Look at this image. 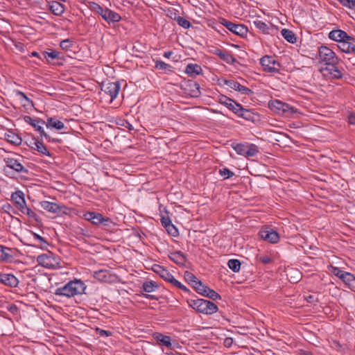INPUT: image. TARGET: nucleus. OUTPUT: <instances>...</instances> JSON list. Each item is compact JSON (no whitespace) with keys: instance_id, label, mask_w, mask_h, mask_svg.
Returning <instances> with one entry per match:
<instances>
[{"instance_id":"55","label":"nucleus","mask_w":355,"mask_h":355,"mask_svg":"<svg viewBox=\"0 0 355 355\" xmlns=\"http://www.w3.org/2000/svg\"><path fill=\"white\" fill-rule=\"evenodd\" d=\"M47 96H53L54 98L57 97L56 94L52 92V89L51 88L46 87V105L49 104L47 101L49 100Z\"/></svg>"},{"instance_id":"62","label":"nucleus","mask_w":355,"mask_h":355,"mask_svg":"<svg viewBox=\"0 0 355 355\" xmlns=\"http://www.w3.org/2000/svg\"><path fill=\"white\" fill-rule=\"evenodd\" d=\"M348 123L351 125H355V114L354 113H351L349 116H348Z\"/></svg>"},{"instance_id":"41","label":"nucleus","mask_w":355,"mask_h":355,"mask_svg":"<svg viewBox=\"0 0 355 355\" xmlns=\"http://www.w3.org/2000/svg\"><path fill=\"white\" fill-rule=\"evenodd\" d=\"M142 288L146 293H152L157 288V286L154 282H146L143 284Z\"/></svg>"},{"instance_id":"20","label":"nucleus","mask_w":355,"mask_h":355,"mask_svg":"<svg viewBox=\"0 0 355 355\" xmlns=\"http://www.w3.org/2000/svg\"><path fill=\"white\" fill-rule=\"evenodd\" d=\"M84 217L86 220L91 221L95 225L101 224L104 220H106L102 214L92 211L86 212L84 214Z\"/></svg>"},{"instance_id":"54","label":"nucleus","mask_w":355,"mask_h":355,"mask_svg":"<svg viewBox=\"0 0 355 355\" xmlns=\"http://www.w3.org/2000/svg\"><path fill=\"white\" fill-rule=\"evenodd\" d=\"M117 124L121 126H123L128 130H133L132 125L126 120L125 119H120L119 122H117Z\"/></svg>"},{"instance_id":"31","label":"nucleus","mask_w":355,"mask_h":355,"mask_svg":"<svg viewBox=\"0 0 355 355\" xmlns=\"http://www.w3.org/2000/svg\"><path fill=\"white\" fill-rule=\"evenodd\" d=\"M64 207L60 206L58 204L46 201V210L53 214H60L62 211Z\"/></svg>"},{"instance_id":"30","label":"nucleus","mask_w":355,"mask_h":355,"mask_svg":"<svg viewBox=\"0 0 355 355\" xmlns=\"http://www.w3.org/2000/svg\"><path fill=\"white\" fill-rule=\"evenodd\" d=\"M282 37L288 42L294 44L297 42V37L294 33L286 28H283L281 31Z\"/></svg>"},{"instance_id":"1","label":"nucleus","mask_w":355,"mask_h":355,"mask_svg":"<svg viewBox=\"0 0 355 355\" xmlns=\"http://www.w3.org/2000/svg\"><path fill=\"white\" fill-rule=\"evenodd\" d=\"M318 59L320 63L326 65L320 70L324 75H329L335 79H340L343 77V73L336 66L339 62V59L331 49L326 46H320Z\"/></svg>"},{"instance_id":"5","label":"nucleus","mask_w":355,"mask_h":355,"mask_svg":"<svg viewBox=\"0 0 355 355\" xmlns=\"http://www.w3.org/2000/svg\"><path fill=\"white\" fill-rule=\"evenodd\" d=\"M237 154L246 157H255L259 153V148L253 144H238L233 146Z\"/></svg>"},{"instance_id":"3","label":"nucleus","mask_w":355,"mask_h":355,"mask_svg":"<svg viewBox=\"0 0 355 355\" xmlns=\"http://www.w3.org/2000/svg\"><path fill=\"white\" fill-rule=\"evenodd\" d=\"M88 8L91 10L100 15L102 18L109 24L118 22L121 19V16L117 12L108 8H103L97 3L89 1L88 3Z\"/></svg>"},{"instance_id":"64","label":"nucleus","mask_w":355,"mask_h":355,"mask_svg":"<svg viewBox=\"0 0 355 355\" xmlns=\"http://www.w3.org/2000/svg\"><path fill=\"white\" fill-rule=\"evenodd\" d=\"M173 54L172 51H166L164 53V57L166 58H169Z\"/></svg>"},{"instance_id":"26","label":"nucleus","mask_w":355,"mask_h":355,"mask_svg":"<svg viewBox=\"0 0 355 355\" xmlns=\"http://www.w3.org/2000/svg\"><path fill=\"white\" fill-rule=\"evenodd\" d=\"M185 72L191 77H196L202 73V69L197 64H189L186 67Z\"/></svg>"},{"instance_id":"58","label":"nucleus","mask_w":355,"mask_h":355,"mask_svg":"<svg viewBox=\"0 0 355 355\" xmlns=\"http://www.w3.org/2000/svg\"><path fill=\"white\" fill-rule=\"evenodd\" d=\"M96 331L101 336H106L107 337V336H110L112 334V333L110 331L103 330L101 329H98V328L96 329Z\"/></svg>"},{"instance_id":"32","label":"nucleus","mask_w":355,"mask_h":355,"mask_svg":"<svg viewBox=\"0 0 355 355\" xmlns=\"http://www.w3.org/2000/svg\"><path fill=\"white\" fill-rule=\"evenodd\" d=\"M341 280L349 286L355 287V276L353 274L345 272Z\"/></svg>"},{"instance_id":"28","label":"nucleus","mask_w":355,"mask_h":355,"mask_svg":"<svg viewBox=\"0 0 355 355\" xmlns=\"http://www.w3.org/2000/svg\"><path fill=\"white\" fill-rule=\"evenodd\" d=\"M235 114L248 121L253 120L254 118L253 113L250 110L244 108L242 105H240Z\"/></svg>"},{"instance_id":"38","label":"nucleus","mask_w":355,"mask_h":355,"mask_svg":"<svg viewBox=\"0 0 355 355\" xmlns=\"http://www.w3.org/2000/svg\"><path fill=\"white\" fill-rule=\"evenodd\" d=\"M60 275L61 273L58 272L50 274L46 273V276L48 277L49 282L51 286H53V284L58 285L59 284V282L61 281V278L60 277Z\"/></svg>"},{"instance_id":"8","label":"nucleus","mask_w":355,"mask_h":355,"mask_svg":"<svg viewBox=\"0 0 355 355\" xmlns=\"http://www.w3.org/2000/svg\"><path fill=\"white\" fill-rule=\"evenodd\" d=\"M120 88L121 85L118 82L103 83L101 85V91L110 98L111 102L118 96Z\"/></svg>"},{"instance_id":"35","label":"nucleus","mask_w":355,"mask_h":355,"mask_svg":"<svg viewBox=\"0 0 355 355\" xmlns=\"http://www.w3.org/2000/svg\"><path fill=\"white\" fill-rule=\"evenodd\" d=\"M268 105L270 110L277 112L278 114H281L282 107L283 106L282 101H280L279 100H272L269 101Z\"/></svg>"},{"instance_id":"50","label":"nucleus","mask_w":355,"mask_h":355,"mask_svg":"<svg viewBox=\"0 0 355 355\" xmlns=\"http://www.w3.org/2000/svg\"><path fill=\"white\" fill-rule=\"evenodd\" d=\"M73 46V41L70 39H66L60 42V46L63 50H69Z\"/></svg>"},{"instance_id":"48","label":"nucleus","mask_w":355,"mask_h":355,"mask_svg":"<svg viewBox=\"0 0 355 355\" xmlns=\"http://www.w3.org/2000/svg\"><path fill=\"white\" fill-rule=\"evenodd\" d=\"M218 173L221 176L224 177L225 179L230 178L234 175V172L227 168H223L220 169Z\"/></svg>"},{"instance_id":"25","label":"nucleus","mask_w":355,"mask_h":355,"mask_svg":"<svg viewBox=\"0 0 355 355\" xmlns=\"http://www.w3.org/2000/svg\"><path fill=\"white\" fill-rule=\"evenodd\" d=\"M24 120L26 123L31 124L36 130H37L41 135H42L44 133V131L42 128V126L41 124L43 123V121L41 120H39L36 118H32L29 116H26L24 117Z\"/></svg>"},{"instance_id":"45","label":"nucleus","mask_w":355,"mask_h":355,"mask_svg":"<svg viewBox=\"0 0 355 355\" xmlns=\"http://www.w3.org/2000/svg\"><path fill=\"white\" fill-rule=\"evenodd\" d=\"M17 96L18 97V99L20 101L21 105L24 107L29 106L31 104V101L29 98L25 95L24 93L21 92H18L17 93Z\"/></svg>"},{"instance_id":"16","label":"nucleus","mask_w":355,"mask_h":355,"mask_svg":"<svg viewBox=\"0 0 355 355\" xmlns=\"http://www.w3.org/2000/svg\"><path fill=\"white\" fill-rule=\"evenodd\" d=\"M60 258L51 251H46V268L55 269L60 268Z\"/></svg>"},{"instance_id":"34","label":"nucleus","mask_w":355,"mask_h":355,"mask_svg":"<svg viewBox=\"0 0 355 355\" xmlns=\"http://www.w3.org/2000/svg\"><path fill=\"white\" fill-rule=\"evenodd\" d=\"M30 146L34 149L37 150L38 152L42 153V154L44 153V146L43 143L38 139H36L35 138H33L30 141Z\"/></svg>"},{"instance_id":"19","label":"nucleus","mask_w":355,"mask_h":355,"mask_svg":"<svg viewBox=\"0 0 355 355\" xmlns=\"http://www.w3.org/2000/svg\"><path fill=\"white\" fill-rule=\"evenodd\" d=\"M354 40H343L339 42L338 47L344 53L355 54Z\"/></svg>"},{"instance_id":"59","label":"nucleus","mask_w":355,"mask_h":355,"mask_svg":"<svg viewBox=\"0 0 355 355\" xmlns=\"http://www.w3.org/2000/svg\"><path fill=\"white\" fill-rule=\"evenodd\" d=\"M223 343L226 347H230L233 344V339L230 337H227L225 338Z\"/></svg>"},{"instance_id":"36","label":"nucleus","mask_w":355,"mask_h":355,"mask_svg":"<svg viewBox=\"0 0 355 355\" xmlns=\"http://www.w3.org/2000/svg\"><path fill=\"white\" fill-rule=\"evenodd\" d=\"M166 282L171 283L173 286L180 288L184 291H189L185 286H184L181 282L178 281L172 274L168 277V279H166Z\"/></svg>"},{"instance_id":"60","label":"nucleus","mask_w":355,"mask_h":355,"mask_svg":"<svg viewBox=\"0 0 355 355\" xmlns=\"http://www.w3.org/2000/svg\"><path fill=\"white\" fill-rule=\"evenodd\" d=\"M161 221H162V225L165 228H166L168 227V225L171 223V220L168 217L167 218L162 217V219H161Z\"/></svg>"},{"instance_id":"18","label":"nucleus","mask_w":355,"mask_h":355,"mask_svg":"<svg viewBox=\"0 0 355 355\" xmlns=\"http://www.w3.org/2000/svg\"><path fill=\"white\" fill-rule=\"evenodd\" d=\"M46 55H47L48 58H51L52 60H54L52 62L53 64L62 65L63 63V56L62 55V53L58 51L47 49L46 51Z\"/></svg>"},{"instance_id":"63","label":"nucleus","mask_w":355,"mask_h":355,"mask_svg":"<svg viewBox=\"0 0 355 355\" xmlns=\"http://www.w3.org/2000/svg\"><path fill=\"white\" fill-rule=\"evenodd\" d=\"M7 309H8V310L10 312H11V313H17V310H18V309H17V306H16V305H15V304H10V305H9V306L7 307Z\"/></svg>"},{"instance_id":"49","label":"nucleus","mask_w":355,"mask_h":355,"mask_svg":"<svg viewBox=\"0 0 355 355\" xmlns=\"http://www.w3.org/2000/svg\"><path fill=\"white\" fill-rule=\"evenodd\" d=\"M339 3L351 10H355V0H338Z\"/></svg>"},{"instance_id":"22","label":"nucleus","mask_w":355,"mask_h":355,"mask_svg":"<svg viewBox=\"0 0 355 355\" xmlns=\"http://www.w3.org/2000/svg\"><path fill=\"white\" fill-rule=\"evenodd\" d=\"M94 277L103 282H110L112 280V275L107 270H100L94 272Z\"/></svg>"},{"instance_id":"14","label":"nucleus","mask_w":355,"mask_h":355,"mask_svg":"<svg viewBox=\"0 0 355 355\" xmlns=\"http://www.w3.org/2000/svg\"><path fill=\"white\" fill-rule=\"evenodd\" d=\"M224 83L230 88L238 91L242 94L250 96L253 94V92L250 89L241 85L239 83L235 81L234 80H225Z\"/></svg>"},{"instance_id":"56","label":"nucleus","mask_w":355,"mask_h":355,"mask_svg":"<svg viewBox=\"0 0 355 355\" xmlns=\"http://www.w3.org/2000/svg\"><path fill=\"white\" fill-rule=\"evenodd\" d=\"M193 87L195 88L194 89L192 90V94L191 96H198L200 94V87H199V85L198 83H194L193 84Z\"/></svg>"},{"instance_id":"39","label":"nucleus","mask_w":355,"mask_h":355,"mask_svg":"<svg viewBox=\"0 0 355 355\" xmlns=\"http://www.w3.org/2000/svg\"><path fill=\"white\" fill-rule=\"evenodd\" d=\"M218 57L228 64H232L236 61L233 55L226 51H223L221 54H218Z\"/></svg>"},{"instance_id":"15","label":"nucleus","mask_w":355,"mask_h":355,"mask_svg":"<svg viewBox=\"0 0 355 355\" xmlns=\"http://www.w3.org/2000/svg\"><path fill=\"white\" fill-rule=\"evenodd\" d=\"M0 284L15 288L19 284L18 279L12 274L0 273Z\"/></svg>"},{"instance_id":"43","label":"nucleus","mask_w":355,"mask_h":355,"mask_svg":"<svg viewBox=\"0 0 355 355\" xmlns=\"http://www.w3.org/2000/svg\"><path fill=\"white\" fill-rule=\"evenodd\" d=\"M193 287L195 290L200 295H204L205 293L207 288L208 286L203 284L200 280L197 281L193 285Z\"/></svg>"},{"instance_id":"10","label":"nucleus","mask_w":355,"mask_h":355,"mask_svg":"<svg viewBox=\"0 0 355 355\" xmlns=\"http://www.w3.org/2000/svg\"><path fill=\"white\" fill-rule=\"evenodd\" d=\"M11 200L23 214H28L29 209L26 207L23 192L18 191L11 196Z\"/></svg>"},{"instance_id":"37","label":"nucleus","mask_w":355,"mask_h":355,"mask_svg":"<svg viewBox=\"0 0 355 355\" xmlns=\"http://www.w3.org/2000/svg\"><path fill=\"white\" fill-rule=\"evenodd\" d=\"M254 26L263 33H269V26L263 21L255 20L253 21Z\"/></svg>"},{"instance_id":"7","label":"nucleus","mask_w":355,"mask_h":355,"mask_svg":"<svg viewBox=\"0 0 355 355\" xmlns=\"http://www.w3.org/2000/svg\"><path fill=\"white\" fill-rule=\"evenodd\" d=\"M221 24L223 25L227 29L233 33L234 34L240 37H245L248 33V28L241 24H234L232 21H227L225 19H221Z\"/></svg>"},{"instance_id":"12","label":"nucleus","mask_w":355,"mask_h":355,"mask_svg":"<svg viewBox=\"0 0 355 355\" xmlns=\"http://www.w3.org/2000/svg\"><path fill=\"white\" fill-rule=\"evenodd\" d=\"M218 102L221 105H225L230 110L233 112L234 114L238 111L241 104L232 100V98L225 96L220 95L218 96Z\"/></svg>"},{"instance_id":"24","label":"nucleus","mask_w":355,"mask_h":355,"mask_svg":"<svg viewBox=\"0 0 355 355\" xmlns=\"http://www.w3.org/2000/svg\"><path fill=\"white\" fill-rule=\"evenodd\" d=\"M168 258L172 261L180 266H184L187 261L186 256L180 251L170 253L168 254Z\"/></svg>"},{"instance_id":"21","label":"nucleus","mask_w":355,"mask_h":355,"mask_svg":"<svg viewBox=\"0 0 355 355\" xmlns=\"http://www.w3.org/2000/svg\"><path fill=\"white\" fill-rule=\"evenodd\" d=\"M49 10L55 15L60 16L64 11V6L58 1H51L48 2Z\"/></svg>"},{"instance_id":"2","label":"nucleus","mask_w":355,"mask_h":355,"mask_svg":"<svg viewBox=\"0 0 355 355\" xmlns=\"http://www.w3.org/2000/svg\"><path fill=\"white\" fill-rule=\"evenodd\" d=\"M87 286L85 283L80 280L75 279L70 281L64 286L53 289V286L49 288V292L55 293L57 295H62L67 297H73L83 294Z\"/></svg>"},{"instance_id":"27","label":"nucleus","mask_w":355,"mask_h":355,"mask_svg":"<svg viewBox=\"0 0 355 355\" xmlns=\"http://www.w3.org/2000/svg\"><path fill=\"white\" fill-rule=\"evenodd\" d=\"M152 270L165 281H166L171 275V273L166 268L158 264H154L152 267Z\"/></svg>"},{"instance_id":"33","label":"nucleus","mask_w":355,"mask_h":355,"mask_svg":"<svg viewBox=\"0 0 355 355\" xmlns=\"http://www.w3.org/2000/svg\"><path fill=\"white\" fill-rule=\"evenodd\" d=\"M6 141L12 144L19 145L21 143V139L13 132H9L5 135Z\"/></svg>"},{"instance_id":"61","label":"nucleus","mask_w":355,"mask_h":355,"mask_svg":"<svg viewBox=\"0 0 355 355\" xmlns=\"http://www.w3.org/2000/svg\"><path fill=\"white\" fill-rule=\"evenodd\" d=\"M37 261L41 266H44V255L40 254L37 257Z\"/></svg>"},{"instance_id":"52","label":"nucleus","mask_w":355,"mask_h":355,"mask_svg":"<svg viewBox=\"0 0 355 355\" xmlns=\"http://www.w3.org/2000/svg\"><path fill=\"white\" fill-rule=\"evenodd\" d=\"M184 278L187 281L192 284V285H193L197 281H198V278L193 274L189 271L185 272Z\"/></svg>"},{"instance_id":"9","label":"nucleus","mask_w":355,"mask_h":355,"mask_svg":"<svg viewBox=\"0 0 355 355\" xmlns=\"http://www.w3.org/2000/svg\"><path fill=\"white\" fill-rule=\"evenodd\" d=\"M46 128L51 131L65 132L67 127L64 123L56 117H48L46 121Z\"/></svg>"},{"instance_id":"11","label":"nucleus","mask_w":355,"mask_h":355,"mask_svg":"<svg viewBox=\"0 0 355 355\" xmlns=\"http://www.w3.org/2000/svg\"><path fill=\"white\" fill-rule=\"evenodd\" d=\"M329 38L338 43L343 40H354V37L340 29H334L330 31L329 33Z\"/></svg>"},{"instance_id":"51","label":"nucleus","mask_w":355,"mask_h":355,"mask_svg":"<svg viewBox=\"0 0 355 355\" xmlns=\"http://www.w3.org/2000/svg\"><path fill=\"white\" fill-rule=\"evenodd\" d=\"M295 112V110L294 107H291L288 104L283 102V106L282 107V112L281 114H293Z\"/></svg>"},{"instance_id":"42","label":"nucleus","mask_w":355,"mask_h":355,"mask_svg":"<svg viewBox=\"0 0 355 355\" xmlns=\"http://www.w3.org/2000/svg\"><path fill=\"white\" fill-rule=\"evenodd\" d=\"M228 267L234 272H239L241 268V262L238 259H230L227 262Z\"/></svg>"},{"instance_id":"47","label":"nucleus","mask_w":355,"mask_h":355,"mask_svg":"<svg viewBox=\"0 0 355 355\" xmlns=\"http://www.w3.org/2000/svg\"><path fill=\"white\" fill-rule=\"evenodd\" d=\"M329 270L332 274H334L335 276L338 277L340 279H342L344 273L345 272V271L342 270L341 269L336 266H330L329 268Z\"/></svg>"},{"instance_id":"57","label":"nucleus","mask_w":355,"mask_h":355,"mask_svg":"<svg viewBox=\"0 0 355 355\" xmlns=\"http://www.w3.org/2000/svg\"><path fill=\"white\" fill-rule=\"evenodd\" d=\"M259 260L264 264L269 263L272 261L271 258L267 255L260 256Z\"/></svg>"},{"instance_id":"23","label":"nucleus","mask_w":355,"mask_h":355,"mask_svg":"<svg viewBox=\"0 0 355 355\" xmlns=\"http://www.w3.org/2000/svg\"><path fill=\"white\" fill-rule=\"evenodd\" d=\"M6 167L13 169L17 172H22L24 170L23 165L12 157H7L5 159Z\"/></svg>"},{"instance_id":"29","label":"nucleus","mask_w":355,"mask_h":355,"mask_svg":"<svg viewBox=\"0 0 355 355\" xmlns=\"http://www.w3.org/2000/svg\"><path fill=\"white\" fill-rule=\"evenodd\" d=\"M155 338L159 345L166 346L167 347H171V338L170 336L158 334L155 336Z\"/></svg>"},{"instance_id":"40","label":"nucleus","mask_w":355,"mask_h":355,"mask_svg":"<svg viewBox=\"0 0 355 355\" xmlns=\"http://www.w3.org/2000/svg\"><path fill=\"white\" fill-rule=\"evenodd\" d=\"M173 19L177 21L179 26L184 28H189L191 26V24L185 18L180 16H175Z\"/></svg>"},{"instance_id":"44","label":"nucleus","mask_w":355,"mask_h":355,"mask_svg":"<svg viewBox=\"0 0 355 355\" xmlns=\"http://www.w3.org/2000/svg\"><path fill=\"white\" fill-rule=\"evenodd\" d=\"M155 67L157 69L162 70L164 71H171V66L162 60H157L155 62Z\"/></svg>"},{"instance_id":"53","label":"nucleus","mask_w":355,"mask_h":355,"mask_svg":"<svg viewBox=\"0 0 355 355\" xmlns=\"http://www.w3.org/2000/svg\"><path fill=\"white\" fill-rule=\"evenodd\" d=\"M166 230L168 232V233L173 236H177L179 234L178 230L172 223L169 224L168 227L166 228Z\"/></svg>"},{"instance_id":"17","label":"nucleus","mask_w":355,"mask_h":355,"mask_svg":"<svg viewBox=\"0 0 355 355\" xmlns=\"http://www.w3.org/2000/svg\"><path fill=\"white\" fill-rule=\"evenodd\" d=\"M15 250L12 248L1 246L0 252V261L10 263L13 261Z\"/></svg>"},{"instance_id":"4","label":"nucleus","mask_w":355,"mask_h":355,"mask_svg":"<svg viewBox=\"0 0 355 355\" xmlns=\"http://www.w3.org/2000/svg\"><path fill=\"white\" fill-rule=\"evenodd\" d=\"M189 306L197 311L204 314H213L218 311V306L212 302L204 300L197 299L191 300Z\"/></svg>"},{"instance_id":"13","label":"nucleus","mask_w":355,"mask_h":355,"mask_svg":"<svg viewBox=\"0 0 355 355\" xmlns=\"http://www.w3.org/2000/svg\"><path fill=\"white\" fill-rule=\"evenodd\" d=\"M260 236L265 241L272 243H277L279 240L278 233L272 229L265 228L259 232Z\"/></svg>"},{"instance_id":"6","label":"nucleus","mask_w":355,"mask_h":355,"mask_svg":"<svg viewBox=\"0 0 355 355\" xmlns=\"http://www.w3.org/2000/svg\"><path fill=\"white\" fill-rule=\"evenodd\" d=\"M260 64L265 72L277 73L279 71L280 64L270 55H265L260 59Z\"/></svg>"},{"instance_id":"46","label":"nucleus","mask_w":355,"mask_h":355,"mask_svg":"<svg viewBox=\"0 0 355 355\" xmlns=\"http://www.w3.org/2000/svg\"><path fill=\"white\" fill-rule=\"evenodd\" d=\"M203 296L207 297L213 300H220V295L216 293L215 291L211 289L210 288H207L205 293Z\"/></svg>"}]
</instances>
